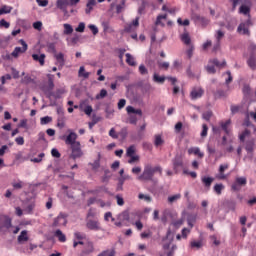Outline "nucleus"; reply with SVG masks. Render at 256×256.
Instances as JSON below:
<instances>
[{
  "label": "nucleus",
  "mask_w": 256,
  "mask_h": 256,
  "mask_svg": "<svg viewBox=\"0 0 256 256\" xmlns=\"http://www.w3.org/2000/svg\"><path fill=\"white\" fill-rule=\"evenodd\" d=\"M125 57L126 63L130 65V67H135V65H137V62H135V58L130 53H126Z\"/></svg>",
  "instance_id": "bb28decb"
},
{
  "label": "nucleus",
  "mask_w": 256,
  "mask_h": 256,
  "mask_svg": "<svg viewBox=\"0 0 256 256\" xmlns=\"http://www.w3.org/2000/svg\"><path fill=\"white\" fill-rule=\"evenodd\" d=\"M51 155H52V157H55L56 159H59L61 157V153L59 152V150L57 148H53L51 150Z\"/></svg>",
  "instance_id": "e2e57ef3"
},
{
  "label": "nucleus",
  "mask_w": 256,
  "mask_h": 256,
  "mask_svg": "<svg viewBox=\"0 0 256 256\" xmlns=\"http://www.w3.org/2000/svg\"><path fill=\"white\" fill-rule=\"evenodd\" d=\"M126 111L128 115H131V113H134L135 115H139L140 117L143 115V111L141 109H135L133 106H127Z\"/></svg>",
  "instance_id": "393cba45"
},
{
  "label": "nucleus",
  "mask_w": 256,
  "mask_h": 256,
  "mask_svg": "<svg viewBox=\"0 0 256 256\" xmlns=\"http://www.w3.org/2000/svg\"><path fill=\"white\" fill-rule=\"evenodd\" d=\"M13 11L11 6L4 5L0 8V15H8Z\"/></svg>",
  "instance_id": "f704fd0d"
},
{
  "label": "nucleus",
  "mask_w": 256,
  "mask_h": 256,
  "mask_svg": "<svg viewBox=\"0 0 256 256\" xmlns=\"http://www.w3.org/2000/svg\"><path fill=\"white\" fill-rule=\"evenodd\" d=\"M207 73H209L210 75H215L217 73V70L215 69V66L213 65H207L205 67Z\"/></svg>",
  "instance_id": "864d4df0"
},
{
  "label": "nucleus",
  "mask_w": 256,
  "mask_h": 256,
  "mask_svg": "<svg viewBox=\"0 0 256 256\" xmlns=\"http://www.w3.org/2000/svg\"><path fill=\"white\" fill-rule=\"evenodd\" d=\"M13 229V218L9 215H1L0 216V233L5 231L11 232Z\"/></svg>",
  "instance_id": "f03ea898"
},
{
  "label": "nucleus",
  "mask_w": 256,
  "mask_h": 256,
  "mask_svg": "<svg viewBox=\"0 0 256 256\" xmlns=\"http://www.w3.org/2000/svg\"><path fill=\"white\" fill-rule=\"evenodd\" d=\"M226 169H229V164H222V165H220V167H219L220 175L218 176V179H226L225 174H223V173H225Z\"/></svg>",
  "instance_id": "c85d7f7f"
},
{
  "label": "nucleus",
  "mask_w": 256,
  "mask_h": 256,
  "mask_svg": "<svg viewBox=\"0 0 256 256\" xmlns=\"http://www.w3.org/2000/svg\"><path fill=\"white\" fill-rule=\"evenodd\" d=\"M190 247H191V249H201V247H203V241H201V240L191 241L190 242Z\"/></svg>",
  "instance_id": "4c0bfd02"
},
{
  "label": "nucleus",
  "mask_w": 256,
  "mask_h": 256,
  "mask_svg": "<svg viewBox=\"0 0 256 256\" xmlns=\"http://www.w3.org/2000/svg\"><path fill=\"white\" fill-rule=\"evenodd\" d=\"M235 182L240 185L241 187H245L247 185V178L246 177H237Z\"/></svg>",
  "instance_id": "c03bdc74"
},
{
  "label": "nucleus",
  "mask_w": 256,
  "mask_h": 256,
  "mask_svg": "<svg viewBox=\"0 0 256 256\" xmlns=\"http://www.w3.org/2000/svg\"><path fill=\"white\" fill-rule=\"evenodd\" d=\"M137 161H139V155H133V156H130L128 163L130 165H133V163H137Z\"/></svg>",
  "instance_id": "774afa93"
},
{
  "label": "nucleus",
  "mask_w": 256,
  "mask_h": 256,
  "mask_svg": "<svg viewBox=\"0 0 256 256\" xmlns=\"http://www.w3.org/2000/svg\"><path fill=\"white\" fill-rule=\"evenodd\" d=\"M237 33H239L240 35H251V32L249 31L248 26H246L243 23H240L238 28H237Z\"/></svg>",
  "instance_id": "f3484780"
},
{
  "label": "nucleus",
  "mask_w": 256,
  "mask_h": 256,
  "mask_svg": "<svg viewBox=\"0 0 256 256\" xmlns=\"http://www.w3.org/2000/svg\"><path fill=\"white\" fill-rule=\"evenodd\" d=\"M107 95V90L102 89L99 94L96 95V99H105V96Z\"/></svg>",
  "instance_id": "69168bd1"
},
{
  "label": "nucleus",
  "mask_w": 256,
  "mask_h": 256,
  "mask_svg": "<svg viewBox=\"0 0 256 256\" xmlns=\"http://www.w3.org/2000/svg\"><path fill=\"white\" fill-rule=\"evenodd\" d=\"M19 43L22 45V48L15 47L13 52L11 53L12 57H14L15 59H17V57H19L20 53H25L27 51V49H29V46L27 45V42H25V40L20 39Z\"/></svg>",
  "instance_id": "423d86ee"
},
{
  "label": "nucleus",
  "mask_w": 256,
  "mask_h": 256,
  "mask_svg": "<svg viewBox=\"0 0 256 256\" xmlns=\"http://www.w3.org/2000/svg\"><path fill=\"white\" fill-rule=\"evenodd\" d=\"M140 75H149V70L143 64H141L138 68Z\"/></svg>",
  "instance_id": "5fc2aeb1"
},
{
  "label": "nucleus",
  "mask_w": 256,
  "mask_h": 256,
  "mask_svg": "<svg viewBox=\"0 0 256 256\" xmlns=\"http://www.w3.org/2000/svg\"><path fill=\"white\" fill-rule=\"evenodd\" d=\"M213 189L216 195H221V193H223V190L225 189V185H223L222 183L215 184Z\"/></svg>",
  "instance_id": "72a5a7b5"
},
{
  "label": "nucleus",
  "mask_w": 256,
  "mask_h": 256,
  "mask_svg": "<svg viewBox=\"0 0 256 256\" xmlns=\"http://www.w3.org/2000/svg\"><path fill=\"white\" fill-rule=\"evenodd\" d=\"M158 67L159 69H165V71H167V69H169V62H158Z\"/></svg>",
  "instance_id": "338daca9"
},
{
  "label": "nucleus",
  "mask_w": 256,
  "mask_h": 256,
  "mask_svg": "<svg viewBox=\"0 0 256 256\" xmlns=\"http://www.w3.org/2000/svg\"><path fill=\"white\" fill-rule=\"evenodd\" d=\"M215 97L217 99H221V97H227V91L223 90V89H218L215 93H214Z\"/></svg>",
  "instance_id": "37998d69"
},
{
  "label": "nucleus",
  "mask_w": 256,
  "mask_h": 256,
  "mask_svg": "<svg viewBox=\"0 0 256 256\" xmlns=\"http://www.w3.org/2000/svg\"><path fill=\"white\" fill-rule=\"evenodd\" d=\"M201 181H202L204 187L207 189V191H209V189H211V185H212L213 181H215V179L213 177L203 176L201 178Z\"/></svg>",
  "instance_id": "4468645a"
},
{
  "label": "nucleus",
  "mask_w": 256,
  "mask_h": 256,
  "mask_svg": "<svg viewBox=\"0 0 256 256\" xmlns=\"http://www.w3.org/2000/svg\"><path fill=\"white\" fill-rule=\"evenodd\" d=\"M44 92L46 93V97L47 99H49L51 101V99H55V92H53V90H45Z\"/></svg>",
  "instance_id": "bf43d9fd"
},
{
  "label": "nucleus",
  "mask_w": 256,
  "mask_h": 256,
  "mask_svg": "<svg viewBox=\"0 0 256 256\" xmlns=\"http://www.w3.org/2000/svg\"><path fill=\"white\" fill-rule=\"evenodd\" d=\"M138 199H144V201H146V203H151V201H153V198H151L149 195H145L143 193H140L138 195Z\"/></svg>",
  "instance_id": "603ef678"
},
{
  "label": "nucleus",
  "mask_w": 256,
  "mask_h": 256,
  "mask_svg": "<svg viewBox=\"0 0 256 256\" xmlns=\"http://www.w3.org/2000/svg\"><path fill=\"white\" fill-rule=\"evenodd\" d=\"M184 168L185 165L183 164V158H181V156H175L172 159V169L174 173L178 175V173H181V171H183Z\"/></svg>",
  "instance_id": "7ed1b4c3"
},
{
  "label": "nucleus",
  "mask_w": 256,
  "mask_h": 256,
  "mask_svg": "<svg viewBox=\"0 0 256 256\" xmlns=\"http://www.w3.org/2000/svg\"><path fill=\"white\" fill-rule=\"evenodd\" d=\"M27 233V230H22L20 235L18 236L17 241L20 245L29 241V235Z\"/></svg>",
  "instance_id": "a211bd4d"
},
{
  "label": "nucleus",
  "mask_w": 256,
  "mask_h": 256,
  "mask_svg": "<svg viewBox=\"0 0 256 256\" xmlns=\"http://www.w3.org/2000/svg\"><path fill=\"white\" fill-rule=\"evenodd\" d=\"M63 27H64V31H63L64 35H71L73 33V26H71V24H63Z\"/></svg>",
  "instance_id": "58836bf2"
},
{
  "label": "nucleus",
  "mask_w": 256,
  "mask_h": 256,
  "mask_svg": "<svg viewBox=\"0 0 256 256\" xmlns=\"http://www.w3.org/2000/svg\"><path fill=\"white\" fill-rule=\"evenodd\" d=\"M88 29L92 31L93 35H97L99 33V28H97L95 24L88 25Z\"/></svg>",
  "instance_id": "0e129e2a"
},
{
  "label": "nucleus",
  "mask_w": 256,
  "mask_h": 256,
  "mask_svg": "<svg viewBox=\"0 0 256 256\" xmlns=\"http://www.w3.org/2000/svg\"><path fill=\"white\" fill-rule=\"evenodd\" d=\"M135 155V145H131L126 150V156L127 157H133Z\"/></svg>",
  "instance_id": "8fccbe9b"
},
{
  "label": "nucleus",
  "mask_w": 256,
  "mask_h": 256,
  "mask_svg": "<svg viewBox=\"0 0 256 256\" xmlns=\"http://www.w3.org/2000/svg\"><path fill=\"white\" fill-rule=\"evenodd\" d=\"M145 129H147V124L144 123L140 126V129L138 131V135H137V139H139L141 141V139H143L144 137V134H143V131H145Z\"/></svg>",
  "instance_id": "79ce46f5"
},
{
  "label": "nucleus",
  "mask_w": 256,
  "mask_h": 256,
  "mask_svg": "<svg viewBox=\"0 0 256 256\" xmlns=\"http://www.w3.org/2000/svg\"><path fill=\"white\" fill-rule=\"evenodd\" d=\"M95 5H97L96 0H88L86 4V9H85L86 15H89L93 11V7H95Z\"/></svg>",
  "instance_id": "4be33fe9"
},
{
  "label": "nucleus",
  "mask_w": 256,
  "mask_h": 256,
  "mask_svg": "<svg viewBox=\"0 0 256 256\" xmlns=\"http://www.w3.org/2000/svg\"><path fill=\"white\" fill-rule=\"evenodd\" d=\"M191 19L194 21V23L202 25V27H207V25L210 23L209 19L197 13L192 14Z\"/></svg>",
  "instance_id": "6e6552de"
},
{
  "label": "nucleus",
  "mask_w": 256,
  "mask_h": 256,
  "mask_svg": "<svg viewBox=\"0 0 256 256\" xmlns=\"http://www.w3.org/2000/svg\"><path fill=\"white\" fill-rule=\"evenodd\" d=\"M165 79H167V77L159 76V74H157V73L153 74L154 83H159L160 85H163V83H165Z\"/></svg>",
  "instance_id": "cd10ccee"
},
{
  "label": "nucleus",
  "mask_w": 256,
  "mask_h": 256,
  "mask_svg": "<svg viewBox=\"0 0 256 256\" xmlns=\"http://www.w3.org/2000/svg\"><path fill=\"white\" fill-rule=\"evenodd\" d=\"M181 41H183V43L185 45H191V36H189V33L184 32L181 37H180Z\"/></svg>",
  "instance_id": "c756f323"
},
{
  "label": "nucleus",
  "mask_w": 256,
  "mask_h": 256,
  "mask_svg": "<svg viewBox=\"0 0 256 256\" xmlns=\"http://www.w3.org/2000/svg\"><path fill=\"white\" fill-rule=\"evenodd\" d=\"M55 59L57 61V63L59 64L58 69H63V67L65 66V55L63 53H58L55 54Z\"/></svg>",
  "instance_id": "dca6fc26"
},
{
  "label": "nucleus",
  "mask_w": 256,
  "mask_h": 256,
  "mask_svg": "<svg viewBox=\"0 0 256 256\" xmlns=\"http://www.w3.org/2000/svg\"><path fill=\"white\" fill-rule=\"evenodd\" d=\"M162 241H169V243L163 245V249L167 250L171 247V242L173 241V232L171 229L167 230L166 236L162 239Z\"/></svg>",
  "instance_id": "f8f14e48"
},
{
  "label": "nucleus",
  "mask_w": 256,
  "mask_h": 256,
  "mask_svg": "<svg viewBox=\"0 0 256 256\" xmlns=\"http://www.w3.org/2000/svg\"><path fill=\"white\" fill-rule=\"evenodd\" d=\"M163 143H165V141H163V138L161 137V135H156L155 140H154V145L156 147H159V146L163 145Z\"/></svg>",
  "instance_id": "09e8293b"
},
{
  "label": "nucleus",
  "mask_w": 256,
  "mask_h": 256,
  "mask_svg": "<svg viewBox=\"0 0 256 256\" xmlns=\"http://www.w3.org/2000/svg\"><path fill=\"white\" fill-rule=\"evenodd\" d=\"M230 111L231 115H237V113H245V111H243V105H231Z\"/></svg>",
  "instance_id": "412c9836"
},
{
  "label": "nucleus",
  "mask_w": 256,
  "mask_h": 256,
  "mask_svg": "<svg viewBox=\"0 0 256 256\" xmlns=\"http://www.w3.org/2000/svg\"><path fill=\"white\" fill-rule=\"evenodd\" d=\"M215 37H216V40H217L216 47H219V44L221 43V39L225 37V33L223 31H221V30H218L216 32Z\"/></svg>",
  "instance_id": "a19ab883"
},
{
  "label": "nucleus",
  "mask_w": 256,
  "mask_h": 256,
  "mask_svg": "<svg viewBox=\"0 0 256 256\" xmlns=\"http://www.w3.org/2000/svg\"><path fill=\"white\" fill-rule=\"evenodd\" d=\"M209 63H211L212 65H215L216 67H225V65H227V61L223 60L221 63L217 58L209 60Z\"/></svg>",
  "instance_id": "2f4dec72"
},
{
  "label": "nucleus",
  "mask_w": 256,
  "mask_h": 256,
  "mask_svg": "<svg viewBox=\"0 0 256 256\" xmlns=\"http://www.w3.org/2000/svg\"><path fill=\"white\" fill-rule=\"evenodd\" d=\"M56 7L61 11H67V7H69V2L67 0H57Z\"/></svg>",
  "instance_id": "6ab92c4d"
},
{
  "label": "nucleus",
  "mask_w": 256,
  "mask_h": 256,
  "mask_svg": "<svg viewBox=\"0 0 256 256\" xmlns=\"http://www.w3.org/2000/svg\"><path fill=\"white\" fill-rule=\"evenodd\" d=\"M67 225V214L61 212L56 218H54L52 227H65Z\"/></svg>",
  "instance_id": "39448f33"
},
{
  "label": "nucleus",
  "mask_w": 256,
  "mask_h": 256,
  "mask_svg": "<svg viewBox=\"0 0 256 256\" xmlns=\"http://www.w3.org/2000/svg\"><path fill=\"white\" fill-rule=\"evenodd\" d=\"M66 145H70V147H73V145H77V143H80L77 141V133L70 132L69 135L64 139Z\"/></svg>",
  "instance_id": "1a4fd4ad"
},
{
  "label": "nucleus",
  "mask_w": 256,
  "mask_h": 256,
  "mask_svg": "<svg viewBox=\"0 0 256 256\" xmlns=\"http://www.w3.org/2000/svg\"><path fill=\"white\" fill-rule=\"evenodd\" d=\"M86 228L89 231H101V223L97 219L86 220Z\"/></svg>",
  "instance_id": "0eeeda50"
},
{
  "label": "nucleus",
  "mask_w": 256,
  "mask_h": 256,
  "mask_svg": "<svg viewBox=\"0 0 256 256\" xmlns=\"http://www.w3.org/2000/svg\"><path fill=\"white\" fill-rule=\"evenodd\" d=\"M226 207H228V209H230V211H235L236 207H237V202L233 199L227 200L225 202Z\"/></svg>",
  "instance_id": "7c9ffc66"
},
{
  "label": "nucleus",
  "mask_w": 256,
  "mask_h": 256,
  "mask_svg": "<svg viewBox=\"0 0 256 256\" xmlns=\"http://www.w3.org/2000/svg\"><path fill=\"white\" fill-rule=\"evenodd\" d=\"M126 51L127 50L125 48L118 49V57H119L121 63H123V57H124Z\"/></svg>",
  "instance_id": "052dcab7"
},
{
  "label": "nucleus",
  "mask_w": 256,
  "mask_h": 256,
  "mask_svg": "<svg viewBox=\"0 0 256 256\" xmlns=\"http://www.w3.org/2000/svg\"><path fill=\"white\" fill-rule=\"evenodd\" d=\"M242 93L245 97H249V95H251V86L245 84L242 88Z\"/></svg>",
  "instance_id": "49530a36"
},
{
  "label": "nucleus",
  "mask_w": 256,
  "mask_h": 256,
  "mask_svg": "<svg viewBox=\"0 0 256 256\" xmlns=\"http://www.w3.org/2000/svg\"><path fill=\"white\" fill-rule=\"evenodd\" d=\"M75 31H77V33H83V31H85V22H80Z\"/></svg>",
  "instance_id": "680f3d73"
},
{
  "label": "nucleus",
  "mask_w": 256,
  "mask_h": 256,
  "mask_svg": "<svg viewBox=\"0 0 256 256\" xmlns=\"http://www.w3.org/2000/svg\"><path fill=\"white\" fill-rule=\"evenodd\" d=\"M211 117H213V112L211 110L202 114V119H204L205 121H211Z\"/></svg>",
  "instance_id": "3c124183"
},
{
  "label": "nucleus",
  "mask_w": 256,
  "mask_h": 256,
  "mask_svg": "<svg viewBox=\"0 0 256 256\" xmlns=\"http://www.w3.org/2000/svg\"><path fill=\"white\" fill-rule=\"evenodd\" d=\"M209 131V127L207 126V124H203L202 125V131L200 133L201 137H207V133Z\"/></svg>",
  "instance_id": "4d7b16f0"
},
{
  "label": "nucleus",
  "mask_w": 256,
  "mask_h": 256,
  "mask_svg": "<svg viewBox=\"0 0 256 256\" xmlns=\"http://www.w3.org/2000/svg\"><path fill=\"white\" fill-rule=\"evenodd\" d=\"M177 23H178V25H183L184 27H189V25H190L189 19H185L183 21V19L178 18Z\"/></svg>",
  "instance_id": "13d9d810"
},
{
  "label": "nucleus",
  "mask_w": 256,
  "mask_h": 256,
  "mask_svg": "<svg viewBox=\"0 0 256 256\" xmlns=\"http://www.w3.org/2000/svg\"><path fill=\"white\" fill-rule=\"evenodd\" d=\"M251 135V131L249 129H245L240 135L239 139L241 143H245L246 137H249Z\"/></svg>",
  "instance_id": "e433bc0d"
},
{
  "label": "nucleus",
  "mask_w": 256,
  "mask_h": 256,
  "mask_svg": "<svg viewBox=\"0 0 256 256\" xmlns=\"http://www.w3.org/2000/svg\"><path fill=\"white\" fill-rule=\"evenodd\" d=\"M156 173H158L160 177L163 176V167H161V165H146L142 174L138 176V181H151V183L157 185L159 183V180H157V178H154Z\"/></svg>",
  "instance_id": "f257e3e1"
},
{
  "label": "nucleus",
  "mask_w": 256,
  "mask_h": 256,
  "mask_svg": "<svg viewBox=\"0 0 256 256\" xmlns=\"http://www.w3.org/2000/svg\"><path fill=\"white\" fill-rule=\"evenodd\" d=\"M245 150L247 151V153H253V151H255V142H246Z\"/></svg>",
  "instance_id": "c9c22d12"
},
{
  "label": "nucleus",
  "mask_w": 256,
  "mask_h": 256,
  "mask_svg": "<svg viewBox=\"0 0 256 256\" xmlns=\"http://www.w3.org/2000/svg\"><path fill=\"white\" fill-rule=\"evenodd\" d=\"M181 199V194H175L168 197V203L170 205H173V203H176V201H179Z\"/></svg>",
  "instance_id": "ea45409f"
},
{
  "label": "nucleus",
  "mask_w": 256,
  "mask_h": 256,
  "mask_svg": "<svg viewBox=\"0 0 256 256\" xmlns=\"http://www.w3.org/2000/svg\"><path fill=\"white\" fill-rule=\"evenodd\" d=\"M139 16H137L131 24L127 25L125 28H124V31L126 33H133V31H135V28L139 25Z\"/></svg>",
  "instance_id": "ddd939ff"
},
{
  "label": "nucleus",
  "mask_w": 256,
  "mask_h": 256,
  "mask_svg": "<svg viewBox=\"0 0 256 256\" xmlns=\"http://www.w3.org/2000/svg\"><path fill=\"white\" fill-rule=\"evenodd\" d=\"M54 237H57L60 243H65V241H67V236H65V234H63V232L60 229L55 231Z\"/></svg>",
  "instance_id": "b1692460"
},
{
  "label": "nucleus",
  "mask_w": 256,
  "mask_h": 256,
  "mask_svg": "<svg viewBox=\"0 0 256 256\" xmlns=\"http://www.w3.org/2000/svg\"><path fill=\"white\" fill-rule=\"evenodd\" d=\"M43 157H45V153H40L38 157L31 159L32 163H41L43 161Z\"/></svg>",
  "instance_id": "6e6d98bb"
},
{
  "label": "nucleus",
  "mask_w": 256,
  "mask_h": 256,
  "mask_svg": "<svg viewBox=\"0 0 256 256\" xmlns=\"http://www.w3.org/2000/svg\"><path fill=\"white\" fill-rule=\"evenodd\" d=\"M71 148V154L70 159H73V161H76V159H81V157L84 155L83 150L81 149V142H77L76 145L70 146Z\"/></svg>",
  "instance_id": "20e7f679"
},
{
  "label": "nucleus",
  "mask_w": 256,
  "mask_h": 256,
  "mask_svg": "<svg viewBox=\"0 0 256 256\" xmlns=\"http://www.w3.org/2000/svg\"><path fill=\"white\" fill-rule=\"evenodd\" d=\"M247 65L252 69V71H255L256 69V56L255 54L250 55L249 59L247 60Z\"/></svg>",
  "instance_id": "5701e85b"
},
{
  "label": "nucleus",
  "mask_w": 256,
  "mask_h": 256,
  "mask_svg": "<svg viewBox=\"0 0 256 256\" xmlns=\"http://www.w3.org/2000/svg\"><path fill=\"white\" fill-rule=\"evenodd\" d=\"M51 121H53V118L51 116H45L40 119V124L41 125H49V123H51Z\"/></svg>",
  "instance_id": "de8ad7c7"
},
{
  "label": "nucleus",
  "mask_w": 256,
  "mask_h": 256,
  "mask_svg": "<svg viewBox=\"0 0 256 256\" xmlns=\"http://www.w3.org/2000/svg\"><path fill=\"white\" fill-rule=\"evenodd\" d=\"M204 93L205 90H203V88H193L190 92V99H192V101H196V99H201Z\"/></svg>",
  "instance_id": "9d476101"
},
{
  "label": "nucleus",
  "mask_w": 256,
  "mask_h": 256,
  "mask_svg": "<svg viewBox=\"0 0 256 256\" xmlns=\"http://www.w3.org/2000/svg\"><path fill=\"white\" fill-rule=\"evenodd\" d=\"M220 125L224 132L226 133V135H229V126L231 125V119H228L225 122H221Z\"/></svg>",
  "instance_id": "473e14b6"
},
{
  "label": "nucleus",
  "mask_w": 256,
  "mask_h": 256,
  "mask_svg": "<svg viewBox=\"0 0 256 256\" xmlns=\"http://www.w3.org/2000/svg\"><path fill=\"white\" fill-rule=\"evenodd\" d=\"M79 77H83L84 79H89V72H85V67L81 66L78 72Z\"/></svg>",
  "instance_id": "a18cd8bd"
},
{
  "label": "nucleus",
  "mask_w": 256,
  "mask_h": 256,
  "mask_svg": "<svg viewBox=\"0 0 256 256\" xmlns=\"http://www.w3.org/2000/svg\"><path fill=\"white\" fill-rule=\"evenodd\" d=\"M239 13L241 15H247L248 17H251V6L242 4L239 8Z\"/></svg>",
  "instance_id": "aec40b11"
},
{
  "label": "nucleus",
  "mask_w": 256,
  "mask_h": 256,
  "mask_svg": "<svg viewBox=\"0 0 256 256\" xmlns=\"http://www.w3.org/2000/svg\"><path fill=\"white\" fill-rule=\"evenodd\" d=\"M32 59L40 63V65H45V54H32Z\"/></svg>",
  "instance_id": "a878e982"
},
{
  "label": "nucleus",
  "mask_w": 256,
  "mask_h": 256,
  "mask_svg": "<svg viewBox=\"0 0 256 256\" xmlns=\"http://www.w3.org/2000/svg\"><path fill=\"white\" fill-rule=\"evenodd\" d=\"M125 181H131V177L128 174H125L124 176H120L118 178L116 191H123V185H125Z\"/></svg>",
  "instance_id": "9b49d317"
},
{
  "label": "nucleus",
  "mask_w": 256,
  "mask_h": 256,
  "mask_svg": "<svg viewBox=\"0 0 256 256\" xmlns=\"http://www.w3.org/2000/svg\"><path fill=\"white\" fill-rule=\"evenodd\" d=\"M188 155H197L200 159H203V157H205V154L201 152V149H199V147L189 148Z\"/></svg>",
  "instance_id": "2eb2a0df"
}]
</instances>
